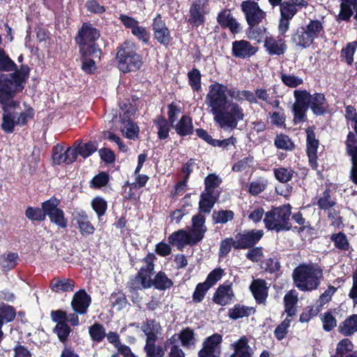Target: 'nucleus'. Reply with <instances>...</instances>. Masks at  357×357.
Segmentation results:
<instances>
[{
  "instance_id": "f257e3e1",
  "label": "nucleus",
  "mask_w": 357,
  "mask_h": 357,
  "mask_svg": "<svg viewBox=\"0 0 357 357\" xmlns=\"http://www.w3.org/2000/svg\"><path fill=\"white\" fill-rule=\"evenodd\" d=\"M229 96L237 102L244 100L250 103L255 102L253 92L237 89H228L226 85L214 82L208 86L205 104L213 120L218 126L224 130L236 128L239 121L244 119L243 108L237 103L230 101Z\"/></svg>"
},
{
  "instance_id": "f03ea898",
  "label": "nucleus",
  "mask_w": 357,
  "mask_h": 357,
  "mask_svg": "<svg viewBox=\"0 0 357 357\" xmlns=\"http://www.w3.org/2000/svg\"><path fill=\"white\" fill-rule=\"evenodd\" d=\"M323 277L322 269L314 264H301L292 273L295 287L302 291H311L317 289Z\"/></svg>"
},
{
  "instance_id": "7ed1b4c3",
  "label": "nucleus",
  "mask_w": 357,
  "mask_h": 357,
  "mask_svg": "<svg viewBox=\"0 0 357 357\" xmlns=\"http://www.w3.org/2000/svg\"><path fill=\"white\" fill-rule=\"evenodd\" d=\"M19 102L10 101V104L6 105V108L2 107L3 114L2 116V129L8 133L14 130L15 126H22L33 117V110L29 107L24 111H18Z\"/></svg>"
},
{
  "instance_id": "20e7f679",
  "label": "nucleus",
  "mask_w": 357,
  "mask_h": 357,
  "mask_svg": "<svg viewBox=\"0 0 357 357\" xmlns=\"http://www.w3.org/2000/svg\"><path fill=\"white\" fill-rule=\"evenodd\" d=\"M323 29V24L319 20H310L307 24L295 30L291 34L290 42L296 48L305 49L318 38Z\"/></svg>"
},
{
  "instance_id": "39448f33",
  "label": "nucleus",
  "mask_w": 357,
  "mask_h": 357,
  "mask_svg": "<svg viewBox=\"0 0 357 357\" xmlns=\"http://www.w3.org/2000/svg\"><path fill=\"white\" fill-rule=\"evenodd\" d=\"M116 59L119 70L123 73L135 71L142 65V59L136 53L135 45L130 41H126L120 47L116 54Z\"/></svg>"
},
{
  "instance_id": "423d86ee",
  "label": "nucleus",
  "mask_w": 357,
  "mask_h": 357,
  "mask_svg": "<svg viewBox=\"0 0 357 357\" xmlns=\"http://www.w3.org/2000/svg\"><path fill=\"white\" fill-rule=\"evenodd\" d=\"M291 213V207L289 204L275 208L267 212L264 220L266 227L276 231L290 229L291 227L289 222Z\"/></svg>"
},
{
  "instance_id": "0eeeda50",
  "label": "nucleus",
  "mask_w": 357,
  "mask_h": 357,
  "mask_svg": "<svg viewBox=\"0 0 357 357\" xmlns=\"http://www.w3.org/2000/svg\"><path fill=\"white\" fill-rule=\"evenodd\" d=\"M23 85L13 75L0 73V103L2 107L10 104L15 94L23 89Z\"/></svg>"
},
{
  "instance_id": "6e6552de",
  "label": "nucleus",
  "mask_w": 357,
  "mask_h": 357,
  "mask_svg": "<svg viewBox=\"0 0 357 357\" xmlns=\"http://www.w3.org/2000/svg\"><path fill=\"white\" fill-rule=\"evenodd\" d=\"M60 201L52 197L42 204L43 209L46 212L51 222L56 225L59 227L66 228L67 227V220L64 216L63 211L58 208Z\"/></svg>"
},
{
  "instance_id": "1a4fd4ad",
  "label": "nucleus",
  "mask_w": 357,
  "mask_h": 357,
  "mask_svg": "<svg viewBox=\"0 0 357 357\" xmlns=\"http://www.w3.org/2000/svg\"><path fill=\"white\" fill-rule=\"evenodd\" d=\"M241 9L250 27L259 24L266 18V13L259 8L258 3L252 1H243Z\"/></svg>"
},
{
  "instance_id": "9d476101",
  "label": "nucleus",
  "mask_w": 357,
  "mask_h": 357,
  "mask_svg": "<svg viewBox=\"0 0 357 357\" xmlns=\"http://www.w3.org/2000/svg\"><path fill=\"white\" fill-rule=\"evenodd\" d=\"M307 95L305 92L301 90H295L294 91L295 102L293 105V113L295 124L305 121L307 119L306 112L309 108L306 104Z\"/></svg>"
},
{
  "instance_id": "9b49d317",
  "label": "nucleus",
  "mask_w": 357,
  "mask_h": 357,
  "mask_svg": "<svg viewBox=\"0 0 357 357\" xmlns=\"http://www.w3.org/2000/svg\"><path fill=\"white\" fill-rule=\"evenodd\" d=\"M209 13L207 0H196L190 8L189 23L199 26L205 22V15Z\"/></svg>"
},
{
  "instance_id": "f8f14e48",
  "label": "nucleus",
  "mask_w": 357,
  "mask_h": 357,
  "mask_svg": "<svg viewBox=\"0 0 357 357\" xmlns=\"http://www.w3.org/2000/svg\"><path fill=\"white\" fill-rule=\"evenodd\" d=\"M277 88V85H273L271 89L257 88L253 93L255 102H252V104H257L260 102L271 105L273 108H278L280 102L278 99Z\"/></svg>"
},
{
  "instance_id": "ddd939ff",
  "label": "nucleus",
  "mask_w": 357,
  "mask_h": 357,
  "mask_svg": "<svg viewBox=\"0 0 357 357\" xmlns=\"http://www.w3.org/2000/svg\"><path fill=\"white\" fill-rule=\"evenodd\" d=\"M262 230L246 231L236 236L235 249H246L256 244L263 236Z\"/></svg>"
},
{
  "instance_id": "4468645a",
  "label": "nucleus",
  "mask_w": 357,
  "mask_h": 357,
  "mask_svg": "<svg viewBox=\"0 0 357 357\" xmlns=\"http://www.w3.org/2000/svg\"><path fill=\"white\" fill-rule=\"evenodd\" d=\"M258 47L245 40H235L232 43V55L236 58L246 59L254 56Z\"/></svg>"
},
{
  "instance_id": "2eb2a0df",
  "label": "nucleus",
  "mask_w": 357,
  "mask_h": 357,
  "mask_svg": "<svg viewBox=\"0 0 357 357\" xmlns=\"http://www.w3.org/2000/svg\"><path fill=\"white\" fill-rule=\"evenodd\" d=\"M264 43L266 52L271 56L282 55L287 49L285 40L280 37L266 36Z\"/></svg>"
},
{
  "instance_id": "dca6fc26",
  "label": "nucleus",
  "mask_w": 357,
  "mask_h": 357,
  "mask_svg": "<svg viewBox=\"0 0 357 357\" xmlns=\"http://www.w3.org/2000/svg\"><path fill=\"white\" fill-rule=\"evenodd\" d=\"M152 26L155 39L162 45H168L171 40L170 33L160 14L153 19Z\"/></svg>"
},
{
  "instance_id": "f3484780",
  "label": "nucleus",
  "mask_w": 357,
  "mask_h": 357,
  "mask_svg": "<svg viewBox=\"0 0 357 357\" xmlns=\"http://www.w3.org/2000/svg\"><path fill=\"white\" fill-rule=\"evenodd\" d=\"M307 139L306 146L307 153L309 158V162L313 169H316L317 166V149L319 147V140L316 139L315 134L312 128L306 129Z\"/></svg>"
},
{
  "instance_id": "a211bd4d",
  "label": "nucleus",
  "mask_w": 357,
  "mask_h": 357,
  "mask_svg": "<svg viewBox=\"0 0 357 357\" xmlns=\"http://www.w3.org/2000/svg\"><path fill=\"white\" fill-rule=\"evenodd\" d=\"M91 302V296L84 290H79L74 294L71 306L77 314H84L86 313Z\"/></svg>"
},
{
  "instance_id": "6ab92c4d",
  "label": "nucleus",
  "mask_w": 357,
  "mask_h": 357,
  "mask_svg": "<svg viewBox=\"0 0 357 357\" xmlns=\"http://www.w3.org/2000/svg\"><path fill=\"white\" fill-rule=\"evenodd\" d=\"M234 297L231 283L225 282L220 285L214 293L213 301L218 305L224 306L229 304Z\"/></svg>"
},
{
  "instance_id": "aec40b11",
  "label": "nucleus",
  "mask_w": 357,
  "mask_h": 357,
  "mask_svg": "<svg viewBox=\"0 0 357 357\" xmlns=\"http://www.w3.org/2000/svg\"><path fill=\"white\" fill-rule=\"evenodd\" d=\"M307 95L306 104L316 115H321L326 112V98L322 93H314L311 95L306 90H301Z\"/></svg>"
},
{
  "instance_id": "412c9836",
  "label": "nucleus",
  "mask_w": 357,
  "mask_h": 357,
  "mask_svg": "<svg viewBox=\"0 0 357 357\" xmlns=\"http://www.w3.org/2000/svg\"><path fill=\"white\" fill-rule=\"evenodd\" d=\"M347 152L351 156L353 167L351 173V178L354 183L357 184V141L355 135L350 132L347 140Z\"/></svg>"
},
{
  "instance_id": "4be33fe9",
  "label": "nucleus",
  "mask_w": 357,
  "mask_h": 357,
  "mask_svg": "<svg viewBox=\"0 0 357 357\" xmlns=\"http://www.w3.org/2000/svg\"><path fill=\"white\" fill-rule=\"evenodd\" d=\"M99 36V32L96 29L89 24H83L76 38V42L79 46H84L97 40Z\"/></svg>"
},
{
  "instance_id": "5701e85b",
  "label": "nucleus",
  "mask_w": 357,
  "mask_h": 357,
  "mask_svg": "<svg viewBox=\"0 0 357 357\" xmlns=\"http://www.w3.org/2000/svg\"><path fill=\"white\" fill-rule=\"evenodd\" d=\"M206 229L205 218L201 214L194 215L192 218V229L190 234L196 243L204 238Z\"/></svg>"
},
{
  "instance_id": "b1692460",
  "label": "nucleus",
  "mask_w": 357,
  "mask_h": 357,
  "mask_svg": "<svg viewBox=\"0 0 357 357\" xmlns=\"http://www.w3.org/2000/svg\"><path fill=\"white\" fill-rule=\"evenodd\" d=\"M169 243L173 245L177 246L178 248H182L187 245L197 244L190 232L183 229H179L176 232L172 233L168 238Z\"/></svg>"
},
{
  "instance_id": "393cba45",
  "label": "nucleus",
  "mask_w": 357,
  "mask_h": 357,
  "mask_svg": "<svg viewBox=\"0 0 357 357\" xmlns=\"http://www.w3.org/2000/svg\"><path fill=\"white\" fill-rule=\"evenodd\" d=\"M62 149L60 148L59 151H56L53 155V162L56 165H60L61 163H66L67 165L71 164L77 158V151L75 148L69 147L65 151H62Z\"/></svg>"
},
{
  "instance_id": "a878e982",
  "label": "nucleus",
  "mask_w": 357,
  "mask_h": 357,
  "mask_svg": "<svg viewBox=\"0 0 357 357\" xmlns=\"http://www.w3.org/2000/svg\"><path fill=\"white\" fill-rule=\"evenodd\" d=\"M74 220L78 225L82 234H92L94 232V227L90 222L88 215L84 211H77L74 213Z\"/></svg>"
},
{
  "instance_id": "bb28decb",
  "label": "nucleus",
  "mask_w": 357,
  "mask_h": 357,
  "mask_svg": "<svg viewBox=\"0 0 357 357\" xmlns=\"http://www.w3.org/2000/svg\"><path fill=\"white\" fill-rule=\"evenodd\" d=\"M250 289L258 303H261L266 301L268 296V287L264 280H253Z\"/></svg>"
},
{
  "instance_id": "cd10ccee",
  "label": "nucleus",
  "mask_w": 357,
  "mask_h": 357,
  "mask_svg": "<svg viewBox=\"0 0 357 357\" xmlns=\"http://www.w3.org/2000/svg\"><path fill=\"white\" fill-rule=\"evenodd\" d=\"M231 346L234 352L230 357H252L251 348L245 336L234 342Z\"/></svg>"
},
{
  "instance_id": "c85d7f7f",
  "label": "nucleus",
  "mask_w": 357,
  "mask_h": 357,
  "mask_svg": "<svg viewBox=\"0 0 357 357\" xmlns=\"http://www.w3.org/2000/svg\"><path fill=\"white\" fill-rule=\"evenodd\" d=\"M142 329L146 335V342H155L160 334L161 326L155 320H148L143 324Z\"/></svg>"
},
{
  "instance_id": "c756f323",
  "label": "nucleus",
  "mask_w": 357,
  "mask_h": 357,
  "mask_svg": "<svg viewBox=\"0 0 357 357\" xmlns=\"http://www.w3.org/2000/svg\"><path fill=\"white\" fill-rule=\"evenodd\" d=\"M298 296V294L294 289L289 291L284 296V312L288 317H293L297 313Z\"/></svg>"
},
{
  "instance_id": "7c9ffc66",
  "label": "nucleus",
  "mask_w": 357,
  "mask_h": 357,
  "mask_svg": "<svg viewBox=\"0 0 357 357\" xmlns=\"http://www.w3.org/2000/svg\"><path fill=\"white\" fill-rule=\"evenodd\" d=\"M52 290L56 293L72 291L75 287V282L69 278H54L50 282Z\"/></svg>"
},
{
  "instance_id": "2f4dec72",
  "label": "nucleus",
  "mask_w": 357,
  "mask_h": 357,
  "mask_svg": "<svg viewBox=\"0 0 357 357\" xmlns=\"http://www.w3.org/2000/svg\"><path fill=\"white\" fill-rule=\"evenodd\" d=\"M342 2L340 4V10L339 14L336 16V20L337 22L348 21L351 18L353 9L357 8V0H342Z\"/></svg>"
},
{
  "instance_id": "473e14b6",
  "label": "nucleus",
  "mask_w": 357,
  "mask_h": 357,
  "mask_svg": "<svg viewBox=\"0 0 357 357\" xmlns=\"http://www.w3.org/2000/svg\"><path fill=\"white\" fill-rule=\"evenodd\" d=\"M219 195L202 192L199 202V209L204 213H210L211 209L219 199Z\"/></svg>"
},
{
  "instance_id": "72a5a7b5",
  "label": "nucleus",
  "mask_w": 357,
  "mask_h": 357,
  "mask_svg": "<svg viewBox=\"0 0 357 357\" xmlns=\"http://www.w3.org/2000/svg\"><path fill=\"white\" fill-rule=\"evenodd\" d=\"M338 331L345 336H350L357 332V314H352L340 323Z\"/></svg>"
},
{
  "instance_id": "f704fd0d",
  "label": "nucleus",
  "mask_w": 357,
  "mask_h": 357,
  "mask_svg": "<svg viewBox=\"0 0 357 357\" xmlns=\"http://www.w3.org/2000/svg\"><path fill=\"white\" fill-rule=\"evenodd\" d=\"M221 183L222 179L215 174L208 175L204 180L205 189L204 192L220 196L221 190L219 186Z\"/></svg>"
},
{
  "instance_id": "c9c22d12",
  "label": "nucleus",
  "mask_w": 357,
  "mask_h": 357,
  "mask_svg": "<svg viewBox=\"0 0 357 357\" xmlns=\"http://www.w3.org/2000/svg\"><path fill=\"white\" fill-rule=\"evenodd\" d=\"M174 129L180 136H186L192 134L193 131L192 119L187 115H183L174 126Z\"/></svg>"
},
{
  "instance_id": "e433bc0d",
  "label": "nucleus",
  "mask_w": 357,
  "mask_h": 357,
  "mask_svg": "<svg viewBox=\"0 0 357 357\" xmlns=\"http://www.w3.org/2000/svg\"><path fill=\"white\" fill-rule=\"evenodd\" d=\"M153 286L151 278L141 275V273H138L135 278L132 279L129 282V287L132 290H138L142 289L149 288Z\"/></svg>"
},
{
  "instance_id": "4c0bfd02",
  "label": "nucleus",
  "mask_w": 357,
  "mask_h": 357,
  "mask_svg": "<svg viewBox=\"0 0 357 357\" xmlns=\"http://www.w3.org/2000/svg\"><path fill=\"white\" fill-rule=\"evenodd\" d=\"M254 312L255 310L252 307L236 304L229 310L228 315L231 319L236 320L238 319L249 317L254 313Z\"/></svg>"
},
{
  "instance_id": "58836bf2",
  "label": "nucleus",
  "mask_w": 357,
  "mask_h": 357,
  "mask_svg": "<svg viewBox=\"0 0 357 357\" xmlns=\"http://www.w3.org/2000/svg\"><path fill=\"white\" fill-rule=\"evenodd\" d=\"M179 339L181 342L182 346L185 348L194 347L197 343L195 334L190 328H186L181 332L179 334Z\"/></svg>"
},
{
  "instance_id": "ea45409f",
  "label": "nucleus",
  "mask_w": 357,
  "mask_h": 357,
  "mask_svg": "<svg viewBox=\"0 0 357 357\" xmlns=\"http://www.w3.org/2000/svg\"><path fill=\"white\" fill-rule=\"evenodd\" d=\"M222 341V337L220 335L215 333L207 337L204 343L203 347L209 350H212L216 354H220V344Z\"/></svg>"
},
{
  "instance_id": "a19ab883",
  "label": "nucleus",
  "mask_w": 357,
  "mask_h": 357,
  "mask_svg": "<svg viewBox=\"0 0 357 357\" xmlns=\"http://www.w3.org/2000/svg\"><path fill=\"white\" fill-rule=\"evenodd\" d=\"M153 285L159 290L169 289L173 285L172 280L167 278L164 272H159L152 280Z\"/></svg>"
},
{
  "instance_id": "79ce46f5",
  "label": "nucleus",
  "mask_w": 357,
  "mask_h": 357,
  "mask_svg": "<svg viewBox=\"0 0 357 357\" xmlns=\"http://www.w3.org/2000/svg\"><path fill=\"white\" fill-rule=\"evenodd\" d=\"M353 348L354 344L350 340L343 339L338 342L335 354L331 357H345L348 353H351Z\"/></svg>"
},
{
  "instance_id": "37998d69",
  "label": "nucleus",
  "mask_w": 357,
  "mask_h": 357,
  "mask_svg": "<svg viewBox=\"0 0 357 357\" xmlns=\"http://www.w3.org/2000/svg\"><path fill=\"white\" fill-rule=\"evenodd\" d=\"M280 79L282 82L289 88H296L303 83V79L299 76L285 73H280Z\"/></svg>"
},
{
  "instance_id": "c03bdc74",
  "label": "nucleus",
  "mask_w": 357,
  "mask_h": 357,
  "mask_svg": "<svg viewBox=\"0 0 357 357\" xmlns=\"http://www.w3.org/2000/svg\"><path fill=\"white\" fill-rule=\"evenodd\" d=\"M155 259V257L153 254L149 253L146 255V257L143 259L144 265L141 267L140 271L141 275H144V276L148 278H151L153 274V271L154 270V261Z\"/></svg>"
},
{
  "instance_id": "a18cd8bd",
  "label": "nucleus",
  "mask_w": 357,
  "mask_h": 357,
  "mask_svg": "<svg viewBox=\"0 0 357 357\" xmlns=\"http://www.w3.org/2000/svg\"><path fill=\"white\" fill-rule=\"evenodd\" d=\"M17 255L15 253H9L0 256V268L3 271H7L13 268L17 264Z\"/></svg>"
},
{
  "instance_id": "49530a36",
  "label": "nucleus",
  "mask_w": 357,
  "mask_h": 357,
  "mask_svg": "<svg viewBox=\"0 0 357 357\" xmlns=\"http://www.w3.org/2000/svg\"><path fill=\"white\" fill-rule=\"evenodd\" d=\"M17 65L6 53L3 49L0 50V70L10 72L15 70Z\"/></svg>"
},
{
  "instance_id": "de8ad7c7",
  "label": "nucleus",
  "mask_w": 357,
  "mask_h": 357,
  "mask_svg": "<svg viewBox=\"0 0 357 357\" xmlns=\"http://www.w3.org/2000/svg\"><path fill=\"white\" fill-rule=\"evenodd\" d=\"M158 130V137L161 139H166L169 136V126L168 121L162 116H158L154 121Z\"/></svg>"
},
{
  "instance_id": "09e8293b",
  "label": "nucleus",
  "mask_w": 357,
  "mask_h": 357,
  "mask_svg": "<svg viewBox=\"0 0 357 357\" xmlns=\"http://www.w3.org/2000/svg\"><path fill=\"white\" fill-rule=\"evenodd\" d=\"M273 172L276 179L281 183L289 182L294 174V171L290 167L275 168Z\"/></svg>"
},
{
  "instance_id": "8fccbe9b",
  "label": "nucleus",
  "mask_w": 357,
  "mask_h": 357,
  "mask_svg": "<svg viewBox=\"0 0 357 357\" xmlns=\"http://www.w3.org/2000/svg\"><path fill=\"white\" fill-rule=\"evenodd\" d=\"M89 333L92 340L99 342L105 337V329L102 325L96 323L89 328Z\"/></svg>"
},
{
  "instance_id": "3c124183",
  "label": "nucleus",
  "mask_w": 357,
  "mask_h": 357,
  "mask_svg": "<svg viewBox=\"0 0 357 357\" xmlns=\"http://www.w3.org/2000/svg\"><path fill=\"white\" fill-rule=\"evenodd\" d=\"M331 240L334 243L335 246L339 250L346 251L349 249V243L347 237L342 232L332 234Z\"/></svg>"
},
{
  "instance_id": "603ef678",
  "label": "nucleus",
  "mask_w": 357,
  "mask_h": 357,
  "mask_svg": "<svg viewBox=\"0 0 357 357\" xmlns=\"http://www.w3.org/2000/svg\"><path fill=\"white\" fill-rule=\"evenodd\" d=\"M357 47V43L353 42L348 43L347 45L342 48L341 51L340 58L349 65H351L354 61V54Z\"/></svg>"
},
{
  "instance_id": "864d4df0",
  "label": "nucleus",
  "mask_w": 357,
  "mask_h": 357,
  "mask_svg": "<svg viewBox=\"0 0 357 357\" xmlns=\"http://www.w3.org/2000/svg\"><path fill=\"white\" fill-rule=\"evenodd\" d=\"M234 213L232 211L221 210L214 211L213 213V219L215 224H225L234 219Z\"/></svg>"
},
{
  "instance_id": "5fc2aeb1",
  "label": "nucleus",
  "mask_w": 357,
  "mask_h": 357,
  "mask_svg": "<svg viewBox=\"0 0 357 357\" xmlns=\"http://www.w3.org/2000/svg\"><path fill=\"white\" fill-rule=\"evenodd\" d=\"M280 17L291 20L298 12V8L289 1H284L280 6Z\"/></svg>"
},
{
  "instance_id": "6e6d98bb",
  "label": "nucleus",
  "mask_w": 357,
  "mask_h": 357,
  "mask_svg": "<svg viewBox=\"0 0 357 357\" xmlns=\"http://www.w3.org/2000/svg\"><path fill=\"white\" fill-rule=\"evenodd\" d=\"M121 130L126 137L129 139H135L137 137L139 128L133 122L128 121H124L122 124Z\"/></svg>"
},
{
  "instance_id": "4d7b16f0",
  "label": "nucleus",
  "mask_w": 357,
  "mask_h": 357,
  "mask_svg": "<svg viewBox=\"0 0 357 357\" xmlns=\"http://www.w3.org/2000/svg\"><path fill=\"white\" fill-rule=\"evenodd\" d=\"M155 342H146L144 351L146 357H163L165 352L160 346H157Z\"/></svg>"
},
{
  "instance_id": "13d9d810",
  "label": "nucleus",
  "mask_w": 357,
  "mask_h": 357,
  "mask_svg": "<svg viewBox=\"0 0 357 357\" xmlns=\"http://www.w3.org/2000/svg\"><path fill=\"white\" fill-rule=\"evenodd\" d=\"M26 217L31 220L43 221L46 218V212L43 208L28 207L25 211Z\"/></svg>"
},
{
  "instance_id": "bf43d9fd",
  "label": "nucleus",
  "mask_w": 357,
  "mask_h": 357,
  "mask_svg": "<svg viewBox=\"0 0 357 357\" xmlns=\"http://www.w3.org/2000/svg\"><path fill=\"white\" fill-rule=\"evenodd\" d=\"M77 155L79 154L84 158L89 157L98 149V146L96 142H88L84 144H79L75 149Z\"/></svg>"
},
{
  "instance_id": "052dcab7",
  "label": "nucleus",
  "mask_w": 357,
  "mask_h": 357,
  "mask_svg": "<svg viewBox=\"0 0 357 357\" xmlns=\"http://www.w3.org/2000/svg\"><path fill=\"white\" fill-rule=\"evenodd\" d=\"M210 288L211 287L204 282L197 284L192 294L193 302H202L204 300L207 291L209 290Z\"/></svg>"
},
{
  "instance_id": "680f3d73",
  "label": "nucleus",
  "mask_w": 357,
  "mask_h": 357,
  "mask_svg": "<svg viewBox=\"0 0 357 357\" xmlns=\"http://www.w3.org/2000/svg\"><path fill=\"white\" fill-rule=\"evenodd\" d=\"M15 310L13 306L3 304L0 306V320H3V323L10 322L15 317Z\"/></svg>"
},
{
  "instance_id": "e2e57ef3",
  "label": "nucleus",
  "mask_w": 357,
  "mask_h": 357,
  "mask_svg": "<svg viewBox=\"0 0 357 357\" xmlns=\"http://www.w3.org/2000/svg\"><path fill=\"white\" fill-rule=\"evenodd\" d=\"M268 184V181L265 178H259L250 183L248 191L254 196H256L263 192Z\"/></svg>"
},
{
  "instance_id": "0e129e2a",
  "label": "nucleus",
  "mask_w": 357,
  "mask_h": 357,
  "mask_svg": "<svg viewBox=\"0 0 357 357\" xmlns=\"http://www.w3.org/2000/svg\"><path fill=\"white\" fill-rule=\"evenodd\" d=\"M225 273L224 269L217 268L211 271L204 282L208 284L211 288L214 286L219 280H221Z\"/></svg>"
},
{
  "instance_id": "69168bd1",
  "label": "nucleus",
  "mask_w": 357,
  "mask_h": 357,
  "mask_svg": "<svg viewBox=\"0 0 357 357\" xmlns=\"http://www.w3.org/2000/svg\"><path fill=\"white\" fill-rule=\"evenodd\" d=\"M317 205L320 209L326 210L333 208L335 202L331 199L329 191L325 190L318 199Z\"/></svg>"
},
{
  "instance_id": "338daca9",
  "label": "nucleus",
  "mask_w": 357,
  "mask_h": 357,
  "mask_svg": "<svg viewBox=\"0 0 357 357\" xmlns=\"http://www.w3.org/2000/svg\"><path fill=\"white\" fill-rule=\"evenodd\" d=\"M321 319L323 323V328L326 331H330L337 326V321L331 312L321 314Z\"/></svg>"
},
{
  "instance_id": "774afa93",
  "label": "nucleus",
  "mask_w": 357,
  "mask_h": 357,
  "mask_svg": "<svg viewBox=\"0 0 357 357\" xmlns=\"http://www.w3.org/2000/svg\"><path fill=\"white\" fill-rule=\"evenodd\" d=\"M189 84L194 91L201 89V74L199 70L192 69L188 74Z\"/></svg>"
}]
</instances>
